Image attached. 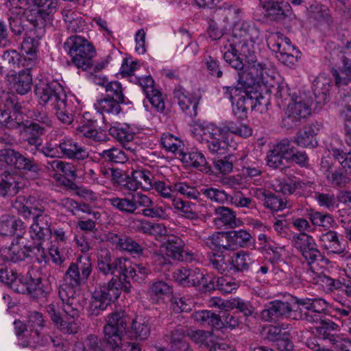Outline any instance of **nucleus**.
Masks as SVG:
<instances>
[{"instance_id":"obj_4","label":"nucleus","mask_w":351,"mask_h":351,"mask_svg":"<svg viewBox=\"0 0 351 351\" xmlns=\"http://www.w3.org/2000/svg\"><path fill=\"white\" fill-rule=\"evenodd\" d=\"M260 35V30L254 23L240 21L234 24L232 34L226 35L223 40L231 45L239 46L240 53L247 58L254 53V44Z\"/></svg>"},{"instance_id":"obj_3","label":"nucleus","mask_w":351,"mask_h":351,"mask_svg":"<svg viewBox=\"0 0 351 351\" xmlns=\"http://www.w3.org/2000/svg\"><path fill=\"white\" fill-rule=\"evenodd\" d=\"M126 317L123 312L116 311L110 314L104 326V339L107 345L116 351L121 346L122 351H141L135 342H125L122 344V337L125 332Z\"/></svg>"},{"instance_id":"obj_57","label":"nucleus","mask_w":351,"mask_h":351,"mask_svg":"<svg viewBox=\"0 0 351 351\" xmlns=\"http://www.w3.org/2000/svg\"><path fill=\"white\" fill-rule=\"evenodd\" d=\"M250 97L252 98L251 109L258 113L263 114L267 111L268 106L270 105L269 95H263L261 93H250Z\"/></svg>"},{"instance_id":"obj_6","label":"nucleus","mask_w":351,"mask_h":351,"mask_svg":"<svg viewBox=\"0 0 351 351\" xmlns=\"http://www.w3.org/2000/svg\"><path fill=\"white\" fill-rule=\"evenodd\" d=\"M64 47L77 68L84 71L91 68L96 51L90 41L81 36H72L66 40Z\"/></svg>"},{"instance_id":"obj_43","label":"nucleus","mask_w":351,"mask_h":351,"mask_svg":"<svg viewBox=\"0 0 351 351\" xmlns=\"http://www.w3.org/2000/svg\"><path fill=\"white\" fill-rule=\"evenodd\" d=\"M187 287L200 286L207 289L214 288L208 282H211V279L208 276L205 275L198 268L189 269L187 272Z\"/></svg>"},{"instance_id":"obj_58","label":"nucleus","mask_w":351,"mask_h":351,"mask_svg":"<svg viewBox=\"0 0 351 351\" xmlns=\"http://www.w3.org/2000/svg\"><path fill=\"white\" fill-rule=\"evenodd\" d=\"M75 348L79 351H104L101 340L94 335L87 336L83 343H77Z\"/></svg>"},{"instance_id":"obj_63","label":"nucleus","mask_w":351,"mask_h":351,"mask_svg":"<svg viewBox=\"0 0 351 351\" xmlns=\"http://www.w3.org/2000/svg\"><path fill=\"white\" fill-rule=\"evenodd\" d=\"M208 257L210 264L220 274L228 272L230 264L229 265L226 261L225 256L223 254L212 253L209 254Z\"/></svg>"},{"instance_id":"obj_46","label":"nucleus","mask_w":351,"mask_h":351,"mask_svg":"<svg viewBox=\"0 0 351 351\" xmlns=\"http://www.w3.org/2000/svg\"><path fill=\"white\" fill-rule=\"evenodd\" d=\"M308 219L313 226L322 227L327 230L335 223L332 215L328 213L313 210L308 214Z\"/></svg>"},{"instance_id":"obj_13","label":"nucleus","mask_w":351,"mask_h":351,"mask_svg":"<svg viewBox=\"0 0 351 351\" xmlns=\"http://www.w3.org/2000/svg\"><path fill=\"white\" fill-rule=\"evenodd\" d=\"M35 95L40 105L52 109L66 97L60 84L47 80H40L36 84Z\"/></svg>"},{"instance_id":"obj_21","label":"nucleus","mask_w":351,"mask_h":351,"mask_svg":"<svg viewBox=\"0 0 351 351\" xmlns=\"http://www.w3.org/2000/svg\"><path fill=\"white\" fill-rule=\"evenodd\" d=\"M343 67L340 71H332L336 85L341 87L351 82V39L348 40L341 49Z\"/></svg>"},{"instance_id":"obj_39","label":"nucleus","mask_w":351,"mask_h":351,"mask_svg":"<svg viewBox=\"0 0 351 351\" xmlns=\"http://www.w3.org/2000/svg\"><path fill=\"white\" fill-rule=\"evenodd\" d=\"M215 213L217 215L215 222L217 225L234 228L241 224V221L237 218L235 213L228 207L219 206L215 208Z\"/></svg>"},{"instance_id":"obj_50","label":"nucleus","mask_w":351,"mask_h":351,"mask_svg":"<svg viewBox=\"0 0 351 351\" xmlns=\"http://www.w3.org/2000/svg\"><path fill=\"white\" fill-rule=\"evenodd\" d=\"M99 155L105 161L112 163L123 164L128 160L127 154L123 150L117 147L105 149Z\"/></svg>"},{"instance_id":"obj_22","label":"nucleus","mask_w":351,"mask_h":351,"mask_svg":"<svg viewBox=\"0 0 351 351\" xmlns=\"http://www.w3.org/2000/svg\"><path fill=\"white\" fill-rule=\"evenodd\" d=\"M184 246L183 240L173 235L169 237L163 245L168 257L179 261H188L191 260L192 254L184 250Z\"/></svg>"},{"instance_id":"obj_29","label":"nucleus","mask_w":351,"mask_h":351,"mask_svg":"<svg viewBox=\"0 0 351 351\" xmlns=\"http://www.w3.org/2000/svg\"><path fill=\"white\" fill-rule=\"evenodd\" d=\"M252 237L245 230H232L226 232L228 247L226 250L234 251L239 247H245L252 243Z\"/></svg>"},{"instance_id":"obj_53","label":"nucleus","mask_w":351,"mask_h":351,"mask_svg":"<svg viewBox=\"0 0 351 351\" xmlns=\"http://www.w3.org/2000/svg\"><path fill=\"white\" fill-rule=\"evenodd\" d=\"M201 193L211 202L218 204H224L228 198V194L224 190L215 187H204L201 189Z\"/></svg>"},{"instance_id":"obj_41","label":"nucleus","mask_w":351,"mask_h":351,"mask_svg":"<svg viewBox=\"0 0 351 351\" xmlns=\"http://www.w3.org/2000/svg\"><path fill=\"white\" fill-rule=\"evenodd\" d=\"M13 81V88L21 95L29 93L32 88V77L28 71H21L11 76Z\"/></svg>"},{"instance_id":"obj_49","label":"nucleus","mask_w":351,"mask_h":351,"mask_svg":"<svg viewBox=\"0 0 351 351\" xmlns=\"http://www.w3.org/2000/svg\"><path fill=\"white\" fill-rule=\"evenodd\" d=\"M63 18L66 24V29L73 33L83 32L85 27L84 21L81 17H77L76 14L70 10L63 12Z\"/></svg>"},{"instance_id":"obj_10","label":"nucleus","mask_w":351,"mask_h":351,"mask_svg":"<svg viewBox=\"0 0 351 351\" xmlns=\"http://www.w3.org/2000/svg\"><path fill=\"white\" fill-rule=\"evenodd\" d=\"M1 102L5 109L0 108V125L8 129H19L24 125L22 117V106L17 97L12 93L0 91Z\"/></svg>"},{"instance_id":"obj_37","label":"nucleus","mask_w":351,"mask_h":351,"mask_svg":"<svg viewBox=\"0 0 351 351\" xmlns=\"http://www.w3.org/2000/svg\"><path fill=\"white\" fill-rule=\"evenodd\" d=\"M151 324L149 319L147 317H136L132 322L130 335L137 340H145L150 335Z\"/></svg>"},{"instance_id":"obj_42","label":"nucleus","mask_w":351,"mask_h":351,"mask_svg":"<svg viewBox=\"0 0 351 351\" xmlns=\"http://www.w3.org/2000/svg\"><path fill=\"white\" fill-rule=\"evenodd\" d=\"M331 82L324 77H317L313 84V92L317 102L325 104L329 100V93L331 88Z\"/></svg>"},{"instance_id":"obj_52","label":"nucleus","mask_w":351,"mask_h":351,"mask_svg":"<svg viewBox=\"0 0 351 351\" xmlns=\"http://www.w3.org/2000/svg\"><path fill=\"white\" fill-rule=\"evenodd\" d=\"M132 176L139 182V186L144 191H149L153 188L154 177L149 171L144 169L134 170Z\"/></svg>"},{"instance_id":"obj_14","label":"nucleus","mask_w":351,"mask_h":351,"mask_svg":"<svg viewBox=\"0 0 351 351\" xmlns=\"http://www.w3.org/2000/svg\"><path fill=\"white\" fill-rule=\"evenodd\" d=\"M108 201L114 208L125 215L139 214L140 206L150 205L149 197L141 192L134 193L128 197H110Z\"/></svg>"},{"instance_id":"obj_64","label":"nucleus","mask_w":351,"mask_h":351,"mask_svg":"<svg viewBox=\"0 0 351 351\" xmlns=\"http://www.w3.org/2000/svg\"><path fill=\"white\" fill-rule=\"evenodd\" d=\"M339 95L341 104H344V109L341 110L340 115L343 120L351 121V89L340 91Z\"/></svg>"},{"instance_id":"obj_2","label":"nucleus","mask_w":351,"mask_h":351,"mask_svg":"<svg viewBox=\"0 0 351 351\" xmlns=\"http://www.w3.org/2000/svg\"><path fill=\"white\" fill-rule=\"evenodd\" d=\"M58 295L62 302V308L65 313L64 317H60L55 326L59 331L64 334L75 335L80 328L79 322L80 304L75 297V292L69 289L59 288Z\"/></svg>"},{"instance_id":"obj_47","label":"nucleus","mask_w":351,"mask_h":351,"mask_svg":"<svg viewBox=\"0 0 351 351\" xmlns=\"http://www.w3.org/2000/svg\"><path fill=\"white\" fill-rule=\"evenodd\" d=\"M325 176L328 183L335 188H343L350 182V178L341 170L333 167L326 170Z\"/></svg>"},{"instance_id":"obj_28","label":"nucleus","mask_w":351,"mask_h":351,"mask_svg":"<svg viewBox=\"0 0 351 351\" xmlns=\"http://www.w3.org/2000/svg\"><path fill=\"white\" fill-rule=\"evenodd\" d=\"M53 342V339L49 335H41L38 329L29 328L20 337V344L23 347L36 348L44 346L49 342Z\"/></svg>"},{"instance_id":"obj_26","label":"nucleus","mask_w":351,"mask_h":351,"mask_svg":"<svg viewBox=\"0 0 351 351\" xmlns=\"http://www.w3.org/2000/svg\"><path fill=\"white\" fill-rule=\"evenodd\" d=\"M173 97L177 100L183 112L191 117L197 114L198 99L191 95L186 90L182 88L175 90Z\"/></svg>"},{"instance_id":"obj_24","label":"nucleus","mask_w":351,"mask_h":351,"mask_svg":"<svg viewBox=\"0 0 351 351\" xmlns=\"http://www.w3.org/2000/svg\"><path fill=\"white\" fill-rule=\"evenodd\" d=\"M125 269L123 270V276H120L116 278L123 282V285L126 283L131 285L128 279L132 278L134 280L141 283L150 274L149 267L145 264H136L134 267L132 266L130 261L125 258Z\"/></svg>"},{"instance_id":"obj_20","label":"nucleus","mask_w":351,"mask_h":351,"mask_svg":"<svg viewBox=\"0 0 351 351\" xmlns=\"http://www.w3.org/2000/svg\"><path fill=\"white\" fill-rule=\"evenodd\" d=\"M324 260L317 261L316 263L311 264L304 262L308 267L304 271V277L306 281L311 283L319 285L328 291H332L337 288L336 286L337 282L334 279L324 275L322 271H318L319 263H327L328 261L325 258Z\"/></svg>"},{"instance_id":"obj_23","label":"nucleus","mask_w":351,"mask_h":351,"mask_svg":"<svg viewBox=\"0 0 351 351\" xmlns=\"http://www.w3.org/2000/svg\"><path fill=\"white\" fill-rule=\"evenodd\" d=\"M109 134L122 144L126 150L130 152H136L138 146L132 143L134 135L129 126L116 123L109 128Z\"/></svg>"},{"instance_id":"obj_5","label":"nucleus","mask_w":351,"mask_h":351,"mask_svg":"<svg viewBox=\"0 0 351 351\" xmlns=\"http://www.w3.org/2000/svg\"><path fill=\"white\" fill-rule=\"evenodd\" d=\"M194 138L213 154H223L229 146L228 132L213 123L197 125L193 132Z\"/></svg>"},{"instance_id":"obj_55","label":"nucleus","mask_w":351,"mask_h":351,"mask_svg":"<svg viewBox=\"0 0 351 351\" xmlns=\"http://www.w3.org/2000/svg\"><path fill=\"white\" fill-rule=\"evenodd\" d=\"M162 147L168 152L182 153V141L171 134H163L160 138Z\"/></svg>"},{"instance_id":"obj_25","label":"nucleus","mask_w":351,"mask_h":351,"mask_svg":"<svg viewBox=\"0 0 351 351\" xmlns=\"http://www.w3.org/2000/svg\"><path fill=\"white\" fill-rule=\"evenodd\" d=\"M22 238L17 237L9 247L0 250V256L6 261L17 263L27 257L26 245L21 242Z\"/></svg>"},{"instance_id":"obj_56","label":"nucleus","mask_w":351,"mask_h":351,"mask_svg":"<svg viewBox=\"0 0 351 351\" xmlns=\"http://www.w3.org/2000/svg\"><path fill=\"white\" fill-rule=\"evenodd\" d=\"M182 160L187 166H191L196 168H202L206 167L207 162L202 153L198 152H189L187 153H181Z\"/></svg>"},{"instance_id":"obj_54","label":"nucleus","mask_w":351,"mask_h":351,"mask_svg":"<svg viewBox=\"0 0 351 351\" xmlns=\"http://www.w3.org/2000/svg\"><path fill=\"white\" fill-rule=\"evenodd\" d=\"M27 285L28 288L27 294H29L35 298H42L47 295V292L44 289L42 279L40 277L33 278L32 274L29 273Z\"/></svg>"},{"instance_id":"obj_38","label":"nucleus","mask_w":351,"mask_h":351,"mask_svg":"<svg viewBox=\"0 0 351 351\" xmlns=\"http://www.w3.org/2000/svg\"><path fill=\"white\" fill-rule=\"evenodd\" d=\"M25 228L24 223L15 216L5 214L0 217V234L11 236L16 231L22 232Z\"/></svg>"},{"instance_id":"obj_44","label":"nucleus","mask_w":351,"mask_h":351,"mask_svg":"<svg viewBox=\"0 0 351 351\" xmlns=\"http://www.w3.org/2000/svg\"><path fill=\"white\" fill-rule=\"evenodd\" d=\"M123 103H125V101H118L106 97L98 100L94 104V106L97 111L101 114H118L121 110L120 104Z\"/></svg>"},{"instance_id":"obj_16","label":"nucleus","mask_w":351,"mask_h":351,"mask_svg":"<svg viewBox=\"0 0 351 351\" xmlns=\"http://www.w3.org/2000/svg\"><path fill=\"white\" fill-rule=\"evenodd\" d=\"M297 304L302 306L308 312L302 313L300 319H304L311 323H317L321 320L320 316L325 315L329 304L322 298H305L297 300Z\"/></svg>"},{"instance_id":"obj_15","label":"nucleus","mask_w":351,"mask_h":351,"mask_svg":"<svg viewBox=\"0 0 351 351\" xmlns=\"http://www.w3.org/2000/svg\"><path fill=\"white\" fill-rule=\"evenodd\" d=\"M311 100L302 95L291 97V101L287 104L285 125L290 128L298 125L301 119H306L311 114Z\"/></svg>"},{"instance_id":"obj_31","label":"nucleus","mask_w":351,"mask_h":351,"mask_svg":"<svg viewBox=\"0 0 351 351\" xmlns=\"http://www.w3.org/2000/svg\"><path fill=\"white\" fill-rule=\"evenodd\" d=\"M319 241L324 250L328 253L342 254L345 252V247L340 242L337 232L331 230L322 233L319 237Z\"/></svg>"},{"instance_id":"obj_62","label":"nucleus","mask_w":351,"mask_h":351,"mask_svg":"<svg viewBox=\"0 0 351 351\" xmlns=\"http://www.w3.org/2000/svg\"><path fill=\"white\" fill-rule=\"evenodd\" d=\"M173 191L184 195L189 199H197L200 196V192L193 186H191L184 182H178L172 186Z\"/></svg>"},{"instance_id":"obj_18","label":"nucleus","mask_w":351,"mask_h":351,"mask_svg":"<svg viewBox=\"0 0 351 351\" xmlns=\"http://www.w3.org/2000/svg\"><path fill=\"white\" fill-rule=\"evenodd\" d=\"M125 258H117L112 261L110 252L106 250H101L97 255V269L105 275H114L117 272L118 278L123 276V270L125 269ZM114 278H117V276Z\"/></svg>"},{"instance_id":"obj_27","label":"nucleus","mask_w":351,"mask_h":351,"mask_svg":"<svg viewBox=\"0 0 351 351\" xmlns=\"http://www.w3.org/2000/svg\"><path fill=\"white\" fill-rule=\"evenodd\" d=\"M33 5L35 8L31 10H26L24 14L27 21L40 31L39 34H43L46 21L49 19V14L51 12H49L47 8L35 4Z\"/></svg>"},{"instance_id":"obj_61","label":"nucleus","mask_w":351,"mask_h":351,"mask_svg":"<svg viewBox=\"0 0 351 351\" xmlns=\"http://www.w3.org/2000/svg\"><path fill=\"white\" fill-rule=\"evenodd\" d=\"M48 168L53 171H60L67 176L75 178L76 172L72 163L59 160H53L47 162Z\"/></svg>"},{"instance_id":"obj_60","label":"nucleus","mask_w":351,"mask_h":351,"mask_svg":"<svg viewBox=\"0 0 351 351\" xmlns=\"http://www.w3.org/2000/svg\"><path fill=\"white\" fill-rule=\"evenodd\" d=\"M215 284L216 287L224 293H230L237 290L239 287L234 280L228 277H219L215 281H213L211 279V282H209V285L215 287Z\"/></svg>"},{"instance_id":"obj_11","label":"nucleus","mask_w":351,"mask_h":351,"mask_svg":"<svg viewBox=\"0 0 351 351\" xmlns=\"http://www.w3.org/2000/svg\"><path fill=\"white\" fill-rule=\"evenodd\" d=\"M267 45L277 54L278 60L287 66L295 64L300 57V51L280 32L271 33L267 38Z\"/></svg>"},{"instance_id":"obj_1","label":"nucleus","mask_w":351,"mask_h":351,"mask_svg":"<svg viewBox=\"0 0 351 351\" xmlns=\"http://www.w3.org/2000/svg\"><path fill=\"white\" fill-rule=\"evenodd\" d=\"M292 225L299 232V233L293 234L292 244L298 250L304 262L311 264L317 261H325L324 256L318 249L315 239L308 234L314 230L310 221L298 217L293 219Z\"/></svg>"},{"instance_id":"obj_35","label":"nucleus","mask_w":351,"mask_h":351,"mask_svg":"<svg viewBox=\"0 0 351 351\" xmlns=\"http://www.w3.org/2000/svg\"><path fill=\"white\" fill-rule=\"evenodd\" d=\"M253 54L254 53L252 54L251 57L245 58L246 59H248L249 62L247 75L250 77L252 82L245 83L246 85L247 84H251V86L255 84H260L261 83L264 84L267 82V77H268L267 70L265 65L254 60Z\"/></svg>"},{"instance_id":"obj_30","label":"nucleus","mask_w":351,"mask_h":351,"mask_svg":"<svg viewBox=\"0 0 351 351\" xmlns=\"http://www.w3.org/2000/svg\"><path fill=\"white\" fill-rule=\"evenodd\" d=\"M171 205L175 213L179 216L191 220L197 219L199 217L195 203L176 197L172 198Z\"/></svg>"},{"instance_id":"obj_9","label":"nucleus","mask_w":351,"mask_h":351,"mask_svg":"<svg viewBox=\"0 0 351 351\" xmlns=\"http://www.w3.org/2000/svg\"><path fill=\"white\" fill-rule=\"evenodd\" d=\"M93 272V263L90 256L80 255L75 262L70 263L64 276L66 285L60 288H66L68 291L71 289L80 287L84 285Z\"/></svg>"},{"instance_id":"obj_59","label":"nucleus","mask_w":351,"mask_h":351,"mask_svg":"<svg viewBox=\"0 0 351 351\" xmlns=\"http://www.w3.org/2000/svg\"><path fill=\"white\" fill-rule=\"evenodd\" d=\"M52 110H55V113L58 119L64 124H70L73 120L72 111L67 104V97L60 101Z\"/></svg>"},{"instance_id":"obj_40","label":"nucleus","mask_w":351,"mask_h":351,"mask_svg":"<svg viewBox=\"0 0 351 351\" xmlns=\"http://www.w3.org/2000/svg\"><path fill=\"white\" fill-rule=\"evenodd\" d=\"M254 261L252 253L245 250L239 251L234 253L230 258V269H233L236 271H247Z\"/></svg>"},{"instance_id":"obj_17","label":"nucleus","mask_w":351,"mask_h":351,"mask_svg":"<svg viewBox=\"0 0 351 351\" xmlns=\"http://www.w3.org/2000/svg\"><path fill=\"white\" fill-rule=\"evenodd\" d=\"M0 161H3L10 166H14L17 169L33 173H38L40 170L36 161L13 149L0 150Z\"/></svg>"},{"instance_id":"obj_33","label":"nucleus","mask_w":351,"mask_h":351,"mask_svg":"<svg viewBox=\"0 0 351 351\" xmlns=\"http://www.w3.org/2000/svg\"><path fill=\"white\" fill-rule=\"evenodd\" d=\"M285 0H258L260 5L267 15L274 20L280 21L285 19L287 14L285 8H289V4H285Z\"/></svg>"},{"instance_id":"obj_32","label":"nucleus","mask_w":351,"mask_h":351,"mask_svg":"<svg viewBox=\"0 0 351 351\" xmlns=\"http://www.w3.org/2000/svg\"><path fill=\"white\" fill-rule=\"evenodd\" d=\"M317 128L313 124H309L300 130L294 137V142L300 147L313 148L318 145L316 139Z\"/></svg>"},{"instance_id":"obj_48","label":"nucleus","mask_w":351,"mask_h":351,"mask_svg":"<svg viewBox=\"0 0 351 351\" xmlns=\"http://www.w3.org/2000/svg\"><path fill=\"white\" fill-rule=\"evenodd\" d=\"M277 315L279 317H286L293 319H300L302 317L301 312L294 310L291 303L279 300H274Z\"/></svg>"},{"instance_id":"obj_34","label":"nucleus","mask_w":351,"mask_h":351,"mask_svg":"<svg viewBox=\"0 0 351 351\" xmlns=\"http://www.w3.org/2000/svg\"><path fill=\"white\" fill-rule=\"evenodd\" d=\"M18 175L4 172L0 174V196L14 195L22 187Z\"/></svg>"},{"instance_id":"obj_36","label":"nucleus","mask_w":351,"mask_h":351,"mask_svg":"<svg viewBox=\"0 0 351 351\" xmlns=\"http://www.w3.org/2000/svg\"><path fill=\"white\" fill-rule=\"evenodd\" d=\"M230 43H227L226 40H223L221 47L223 52V59L232 68L237 71H241L244 68V63L241 58L240 48L239 46L231 45ZM242 56H244L242 55Z\"/></svg>"},{"instance_id":"obj_51","label":"nucleus","mask_w":351,"mask_h":351,"mask_svg":"<svg viewBox=\"0 0 351 351\" xmlns=\"http://www.w3.org/2000/svg\"><path fill=\"white\" fill-rule=\"evenodd\" d=\"M190 339L198 344L203 351L207 350L213 342V336L210 332L204 330H191L188 332Z\"/></svg>"},{"instance_id":"obj_45","label":"nucleus","mask_w":351,"mask_h":351,"mask_svg":"<svg viewBox=\"0 0 351 351\" xmlns=\"http://www.w3.org/2000/svg\"><path fill=\"white\" fill-rule=\"evenodd\" d=\"M173 292L172 287L163 280L152 282L149 288V295L155 302L162 300Z\"/></svg>"},{"instance_id":"obj_7","label":"nucleus","mask_w":351,"mask_h":351,"mask_svg":"<svg viewBox=\"0 0 351 351\" xmlns=\"http://www.w3.org/2000/svg\"><path fill=\"white\" fill-rule=\"evenodd\" d=\"M132 285L128 282L123 285V282L117 278H112L108 283L104 284L93 293L90 302V308L93 314L98 315L100 311L105 310L110 303L117 300L121 291L129 293Z\"/></svg>"},{"instance_id":"obj_8","label":"nucleus","mask_w":351,"mask_h":351,"mask_svg":"<svg viewBox=\"0 0 351 351\" xmlns=\"http://www.w3.org/2000/svg\"><path fill=\"white\" fill-rule=\"evenodd\" d=\"M29 199H34L32 205L28 206L30 218L33 219L29 233L33 240L40 241L49 232L51 218L47 213L46 204L42 199L34 196H29Z\"/></svg>"},{"instance_id":"obj_19","label":"nucleus","mask_w":351,"mask_h":351,"mask_svg":"<svg viewBox=\"0 0 351 351\" xmlns=\"http://www.w3.org/2000/svg\"><path fill=\"white\" fill-rule=\"evenodd\" d=\"M56 147L62 158L84 160L89 156L88 150L71 138L64 137L60 139Z\"/></svg>"},{"instance_id":"obj_12","label":"nucleus","mask_w":351,"mask_h":351,"mask_svg":"<svg viewBox=\"0 0 351 351\" xmlns=\"http://www.w3.org/2000/svg\"><path fill=\"white\" fill-rule=\"evenodd\" d=\"M250 87L251 84L246 85L241 80L236 86L223 87L225 96L232 101L233 113L240 119L246 117L247 110L251 108L252 98L248 90Z\"/></svg>"}]
</instances>
